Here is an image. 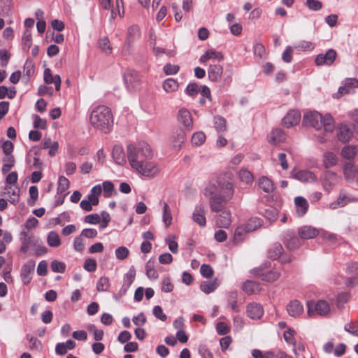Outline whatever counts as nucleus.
Returning <instances> with one entry per match:
<instances>
[{"mask_svg":"<svg viewBox=\"0 0 358 358\" xmlns=\"http://www.w3.org/2000/svg\"><path fill=\"white\" fill-rule=\"evenodd\" d=\"M127 153L130 166L139 174L152 178L159 172L157 164L151 161L152 152L148 144L144 142L137 145L129 144Z\"/></svg>","mask_w":358,"mask_h":358,"instance_id":"1","label":"nucleus"},{"mask_svg":"<svg viewBox=\"0 0 358 358\" xmlns=\"http://www.w3.org/2000/svg\"><path fill=\"white\" fill-rule=\"evenodd\" d=\"M233 194L232 183L222 178H218L216 182L208 184L203 189V195L209 200L211 211L215 213L226 209Z\"/></svg>","mask_w":358,"mask_h":358,"instance_id":"2","label":"nucleus"},{"mask_svg":"<svg viewBox=\"0 0 358 358\" xmlns=\"http://www.w3.org/2000/svg\"><path fill=\"white\" fill-rule=\"evenodd\" d=\"M90 122L94 129L104 134L109 133L113 127V116L110 108L103 105L94 107L90 115Z\"/></svg>","mask_w":358,"mask_h":358,"instance_id":"3","label":"nucleus"},{"mask_svg":"<svg viewBox=\"0 0 358 358\" xmlns=\"http://www.w3.org/2000/svg\"><path fill=\"white\" fill-rule=\"evenodd\" d=\"M281 272V265L271 267L270 263L268 266H267V264H265L263 266L251 271V273L258 276L262 280L267 282H273L276 281L280 277Z\"/></svg>","mask_w":358,"mask_h":358,"instance_id":"4","label":"nucleus"},{"mask_svg":"<svg viewBox=\"0 0 358 358\" xmlns=\"http://www.w3.org/2000/svg\"><path fill=\"white\" fill-rule=\"evenodd\" d=\"M308 315L310 317L315 315L327 316L330 312L329 304L324 300L310 301L307 303Z\"/></svg>","mask_w":358,"mask_h":358,"instance_id":"5","label":"nucleus"},{"mask_svg":"<svg viewBox=\"0 0 358 358\" xmlns=\"http://www.w3.org/2000/svg\"><path fill=\"white\" fill-rule=\"evenodd\" d=\"M127 88L129 91H136L140 88L141 76L134 69H128L123 76Z\"/></svg>","mask_w":358,"mask_h":358,"instance_id":"6","label":"nucleus"},{"mask_svg":"<svg viewBox=\"0 0 358 358\" xmlns=\"http://www.w3.org/2000/svg\"><path fill=\"white\" fill-rule=\"evenodd\" d=\"M341 180V176L336 173L327 171L324 173L322 178V185L324 189L330 192L333 188L337 185Z\"/></svg>","mask_w":358,"mask_h":358,"instance_id":"7","label":"nucleus"},{"mask_svg":"<svg viewBox=\"0 0 358 358\" xmlns=\"http://www.w3.org/2000/svg\"><path fill=\"white\" fill-rule=\"evenodd\" d=\"M21 242L20 251L26 253L31 247L37 246V240H35L33 234L29 231H22L20 234Z\"/></svg>","mask_w":358,"mask_h":358,"instance_id":"8","label":"nucleus"},{"mask_svg":"<svg viewBox=\"0 0 358 358\" xmlns=\"http://www.w3.org/2000/svg\"><path fill=\"white\" fill-rule=\"evenodd\" d=\"M35 269V261L33 259L28 260L26 263H24L21 268L20 271V277L22 281V283L24 285H28L31 279L32 274L34 273Z\"/></svg>","mask_w":358,"mask_h":358,"instance_id":"9","label":"nucleus"},{"mask_svg":"<svg viewBox=\"0 0 358 358\" xmlns=\"http://www.w3.org/2000/svg\"><path fill=\"white\" fill-rule=\"evenodd\" d=\"M357 201V198L348 194L345 190H341L337 201L331 203L330 204V208L331 209H336L337 208L344 207L348 203H355Z\"/></svg>","mask_w":358,"mask_h":358,"instance_id":"10","label":"nucleus"},{"mask_svg":"<svg viewBox=\"0 0 358 358\" xmlns=\"http://www.w3.org/2000/svg\"><path fill=\"white\" fill-rule=\"evenodd\" d=\"M322 115L318 112H308L303 115V123L316 129L322 128Z\"/></svg>","mask_w":358,"mask_h":358,"instance_id":"11","label":"nucleus"},{"mask_svg":"<svg viewBox=\"0 0 358 358\" xmlns=\"http://www.w3.org/2000/svg\"><path fill=\"white\" fill-rule=\"evenodd\" d=\"M337 56L336 52L333 49L328 50L324 54H319L315 60L317 66H330L335 61Z\"/></svg>","mask_w":358,"mask_h":358,"instance_id":"12","label":"nucleus"},{"mask_svg":"<svg viewBox=\"0 0 358 358\" xmlns=\"http://www.w3.org/2000/svg\"><path fill=\"white\" fill-rule=\"evenodd\" d=\"M178 122L184 126L187 131H190L193 127V118L190 112L186 108H181L178 114Z\"/></svg>","mask_w":358,"mask_h":358,"instance_id":"13","label":"nucleus"},{"mask_svg":"<svg viewBox=\"0 0 358 358\" xmlns=\"http://www.w3.org/2000/svg\"><path fill=\"white\" fill-rule=\"evenodd\" d=\"M206 209L203 204L196 205L192 213L193 221L201 227L206 224Z\"/></svg>","mask_w":358,"mask_h":358,"instance_id":"14","label":"nucleus"},{"mask_svg":"<svg viewBox=\"0 0 358 358\" xmlns=\"http://www.w3.org/2000/svg\"><path fill=\"white\" fill-rule=\"evenodd\" d=\"M357 85L358 81L356 79L348 78L344 81L343 85L339 87L338 93L334 97L339 98L344 94L351 93Z\"/></svg>","mask_w":358,"mask_h":358,"instance_id":"15","label":"nucleus"},{"mask_svg":"<svg viewBox=\"0 0 358 358\" xmlns=\"http://www.w3.org/2000/svg\"><path fill=\"white\" fill-rule=\"evenodd\" d=\"M287 311L289 316L292 317H299L303 314L304 308L303 306L299 301L294 299L287 305Z\"/></svg>","mask_w":358,"mask_h":358,"instance_id":"16","label":"nucleus"},{"mask_svg":"<svg viewBox=\"0 0 358 358\" xmlns=\"http://www.w3.org/2000/svg\"><path fill=\"white\" fill-rule=\"evenodd\" d=\"M301 120V113L299 110H292L289 111L282 119V124L289 128L296 125Z\"/></svg>","mask_w":358,"mask_h":358,"instance_id":"17","label":"nucleus"},{"mask_svg":"<svg viewBox=\"0 0 358 358\" xmlns=\"http://www.w3.org/2000/svg\"><path fill=\"white\" fill-rule=\"evenodd\" d=\"M220 213L215 217V224L220 228H228L231 224V214L226 209L219 211Z\"/></svg>","mask_w":358,"mask_h":358,"instance_id":"18","label":"nucleus"},{"mask_svg":"<svg viewBox=\"0 0 358 358\" xmlns=\"http://www.w3.org/2000/svg\"><path fill=\"white\" fill-rule=\"evenodd\" d=\"M264 315V308L262 305L251 303L248 305V317L252 320H259Z\"/></svg>","mask_w":358,"mask_h":358,"instance_id":"19","label":"nucleus"},{"mask_svg":"<svg viewBox=\"0 0 358 358\" xmlns=\"http://www.w3.org/2000/svg\"><path fill=\"white\" fill-rule=\"evenodd\" d=\"M286 140V134L281 129H275L268 135V141L273 145H279Z\"/></svg>","mask_w":358,"mask_h":358,"instance_id":"20","label":"nucleus"},{"mask_svg":"<svg viewBox=\"0 0 358 358\" xmlns=\"http://www.w3.org/2000/svg\"><path fill=\"white\" fill-rule=\"evenodd\" d=\"M343 174L345 180L352 182L357 180L358 171L352 163L348 162L344 165Z\"/></svg>","mask_w":358,"mask_h":358,"instance_id":"21","label":"nucleus"},{"mask_svg":"<svg viewBox=\"0 0 358 358\" xmlns=\"http://www.w3.org/2000/svg\"><path fill=\"white\" fill-rule=\"evenodd\" d=\"M112 157L115 163L119 165H124L127 162L123 147L120 145H114L112 151Z\"/></svg>","mask_w":358,"mask_h":358,"instance_id":"22","label":"nucleus"},{"mask_svg":"<svg viewBox=\"0 0 358 358\" xmlns=\"http://www.w3.org/2000/svg\"><path fill=\"white\" fill-rule=\"evenodd\" d=\"M296 213L299 217L303 216L308 211L309 205L307 200L302 196H296L294 199Z\"/></svg>","mask_w":358,"mask_h":358,"instance_id":"23","label":"nucleus"},{"mask_svg":"<svg viewBox=\"0 0 358 358\" xmlns=\"http://www.w3.org/2000/svg\"><path fill=\"white\" fill-rule=\"evenodd\" d=\"M257 185L266 193H272L275 189L273 182L266 176H262L258 179Z\"/></svg>","mask_w":358,"mask_h":358,"instance_id":"24","label":"nucleus"},{"mask_svg":"<svg viewBox=\"0 0 358 358\" xmlns=\"http://www.w3.org/2000/svg\"><path fill=\"white\" fill-rule=\"evenodd\" d=\"M223 68L220 64H210L208 69V76L211 81L219 80L222 75Z\"/></svg>","mask_w":358,"mask_h":358,"instance_id":"25","label":"nucleus"},{"mask_svg":"<svg viewBox=\"0 0 358 358\" xmlns=\"http://www.w3.org/2000/svg\"><path fill=\"white\" fill-rule=\"evenodd\" d=\"M319 234V231L310 226H303L299 229V235L303 239L313 238Z\"/></svg>","mask_w":358,"mask_h":358,"instance_id":"26","label":"nucleus"},{"mask_svg":"<svg viewBox=\"0 0 358 358\" xmlns=\"http://www.w3.org/2000/svg\"><path fill=\"white\" fill-rule=\"evenodd\" d=\"M44 81L47 84L54 83L55 90L59 91L61 86V78L59 75L52 76L50 69H45L44 71Z\"/></svg>","mask_w":358,"mask_h":358,"instance_id":"27","label":"nucleus"},{"mask_svg":"<svg viewBox=\"0 0 358 358\" xmlns=\"http://www.w3.org/2000/svg\"><path fill=\"white\" fill-rule=\"evenodd\" d=\"M337 136L339 141L347 142L352 136V131L346 124H340L337 129Z\"/></svg>","mask_w":358,"mask_h":358,"instance_id":"28","label":"nucleus"},{"mask_svg":"<svg viewBox=\"0 0 358 358\" xmlns=\"http://www.w3.org/2000/svg\"><path fill=\"white\" fill-rule=\"evenodd\" d=\"M246 238V225L243 224L236 227L234 234L233 242L235 245L242 243Z\"/></svg>","mask_w":358,"mask_h":358,"instance_id":"29","label":"nucleus"},{"mask_svg":"<svg viewBox=\"0 0 358 358\" xmlns=\"http://www.w3.org/2000/svg\"><path fill=\"white\" fill-rule=\"evenodd\" d=\"M210 59H215L218 61H221L223 59V55L220 52H217L213 49H210L206 51L203 55H201L199 59V62L201 63H205Z\"/></svg>","mask_w":358,"mask_h":358,"instance_id":"30","label":"nucleus"},{"mask_svg":"<svg viewBox=\"0 0 358 358\" xmlns=\"http://www.w3.org/2000/svg\"><path fill=\"white\" fill-rule=\"evenodd\" d=\"M220 282L218 279L215 278L211 281L203 282L200 285V289L206 294L213 292L219 286Z\"/></svg>","mask_w":358,"mask_h":358,"instance_id":"31","label":"nucleus"},{"mask_svg":"<svg viewBox=\"0 0 358 358\" xmlns=\"http://www.w3.org/2000/svg\"><path fill=\"white\" fill-rule=\"evenodd\" d=\"M141 36L140 29L137 25H132L128 28L127 42L130 44L138 39Z\"/></svg>","mask_w":358,"mask_h":358,"instance_id":"32","label":"nucleus"},{"mask_svg":"<svg viewBox=\"0 0 358 358\" xmlns=\"http://www.w3.org/2000/svg\"><path fill=\"white\" fill-rule=\"evenodd\" d=\"M322 127L326 133H331L334 129V120L330 114H326L322 116V120L321 121Z\"/></svg>","mask_w":358,"mask_h":358,"instance_id":"33","label":"nucleus"},{"mask_svg":"<svg viewBox=\"0 0 358 358\" xmlns=\"http://www.w3.org/2000/svg\"><path fill=\"white\" fill-rule=\"evenodd\" d=\"M336 155L332 152H327L324 154L323 164L325 168H329L337 164Z\"/></svg>","mask_w":358,"mask_h":358,"instance_id":"34","label":"nucleus"},{"mask_svg":"<svg viewBox=\"0 0 358 358\" xmlns=\"http://www.w3.org/2000/svg\"><path fill=\"white\" fill-rule=\"evenodd\" d=\"M135 277L136 270L134 266H131L128 272L124 275L122 285L129 289L131 284L133 283V282L134 281Z\"/></svg>","mask_w":358,"mask_h":358,"instance_id":"35","label":"nucleus"},{"mask_svg":"<svg viewBox=\"0 0 358 358\" xmlns=\"http://www.w3.org/2000/svg\"><path fill=\"white\" fill-rule=\"evenodd\" d=\"M179 87L177 80L173 78H168L163 83V89L167 93L174 92L178 90Z\"/></svg>","mask_w":358,"mask_h":358,"instance_id":"36","label":"nucleus"},{"mask_svg":"<svg viewBox=\"0 0 358 358\" xmlns=\"http://www.w3.org/2000/svg\"><path fill=\"white\" fill-rule=\"evenodd\" d=\"M283 251V248L280 243L273 244L268 251V256L269 258L276 259L280 257Z\"/></svg>","mask_w":358,"mask_h":358,"instance_id":"37","label":"nucleus"},{"mask_svg":"<svg viewBox=\"0 0 358 358\" xmlns=\"http://www.w3.org/2000/svg\"><path fill=\"white\" fill-rule=\"evenodd\" d=\"M101 193V187L100 185L93 187L90 191V194L87 196V199L92 202L93 206H96L99 203L98 196Z\"/></svg>","mask_w":358,"mask_h":358,"instance_id":"38","label":"nucleus"},{"mask_svg":"<svg viewBox=\"0 0 358 358\" xmlns=\"http://www.w3.org/2000/svg\"><path fill=\"white\" fill-rule=\"evenodd\" d=\"M357 150L356 146L345 145L341 150V156L347 159H353L357 155Z\"/></svg>","mask_w":358,"mask_h":358,"instance_id":"39","label":"nucleus"},{"mask_svg":"<svg viewBox=\"0 0 358 358\" xmlns=\"http://www.w3.org/2000/svg\"><path fill=\"white\" fill-rule=\"evenodd\" d=\"M186 138V134L183 129H178L173 136V144L174 147H180Z\"/></svg>","mask_w":358,"mask_h":358,"instance_id":"40","label":"nucleus"},{"mask_svg":"<svg viewBox=\"0 0 358 358\" xmlns=\"http://www.w3.org/2000/svg\"><path fill=\"white\" fill-rule=\"evenodd\" d=\"M47 242L49 246L54 248L58 247L61 244L60 238L55 231L49 232L47 236Z\"/></svg>","mask_w":358,"mask_h":358,"instance_id":"41","label":"nucleus"},{"mask_svg":"<svg viewBox=\"0 0 358 358\" xmlns=\"http://www.w3.org/2000/svg\"><path fill=\"white\" fill-rule=\"evenodd\" d=\"M163 206V215L162 220L166 226L169 227L171 224L172 215L168 204L166 202L162 203Z\"/></svg>","mask_w":358,"mask_h":358,"instance_id":"42","label":"nucleus"},{"mask_svg":"<svg viewBox=\"0 0 358 358\" xmlns=\"http://www.w3.org/2000/svg\"><path fill=\"white\" fill-rule=\"evenodd\" d=\"M296 178L304 182L314 181L315 180V176L313 173L305 170L297 172Z\"/></svg>","mask_w":358,"mask_h":358,"instance_id":"43","label":"nucleus"},{"mask_svg":"<svg viewBox=\"0 0 358 358\" xmlns=\"http://www.w3.org/2000/svg\"><path fill=\"white\" fill-rule=\"evenodd\" d=\"M69 180L64 176H59L58 179L57 194L64 193L69 187Z\"/></svg>","mask_w":358,"mask_h":358,"instance_id":"44","label":"nucleus"},{"mask_svg":"<svg viewBox=\"0 0 358 358\" xmlns=\"http://www.w3.org/2000/svg\"><path fill=\"white\" fill-rule=\"evenodd\" d=\"M206 141V135L202 131H197L194 133L191 139V142L194 146L201 145Z\"/></svg>","mask_w":358,"mask_h":358,"instance_id":"45","label":"nucleus"},{"mask_svg":"<svg viewBox=\"0 0 358 358\" xmlns=\"http://www.w3.org/2000/svg\"><path fill=\"white\" fill-rule=\"evenodd\" d=\"M296 334V333L294 329L289 328L287 330L285 331V332L283 334V337H284L285 341L289 345L295 346L296 341H295L294 336H295Z\"/></svg>","mask_w":358,"mask_h":358,"instance_id":"46","label":"nucleus"},{"mask_svg":"<svg viewBox=\"0 0 358 358\" xmlns=\"http://www.w3.org/2000/svg\"><path fill=\"white\" fill-rule=\"evenodd\" d=\"M51 270L55 273H63L66 270V264L63 262L53 260L50 264Z\"/></svg>","mask_w":358,"mask_h":358,"instance_id":"47","label":"nucleus"},{"mask_svg":"<svg viewBox=\"0 0 358 358\" xmlns=\"http://www.w3.org/2000/svg\"><path fill=\"white\" fill-rule=\"evenodd\" d=\"M110 285L109 278L108 277H101L96 283V289L98 292H106Z\"/></svg>","mask_w":358,"mask_h":358,"instance_id":"48","label":"nucleus"},{"mask_svg":"<svg viewBox=\"0 0 358 358\" xmlns=\"http://www.w3.org/2000/svg\"><path fill=\"white\" fill-rule=\"evenodd\" d=\"M23 71L24 75L27 76L28 78L31 77L34 74L35 66L31 60H26L23 66Z\"/></svg>","mask_w":358,"mask_h":358,"instance_id":"49","label":"nucleus"},{"mask_svg":"<svg viewBox=\"0 0 358 358\" xmlns=\"http://www.w3.org/2000/svg\"><path fill=\"white\" fill-rule=\"evenodd\" d=\"M238 297V293L236 291H231L229 292L227 296V301L229 305L231 306V309L234 311H238L237 305H236V300Z\"/></svg>","mask_w":358,"mask_h":358,"instance_id":"50","label":"nucleus"},{"mask_svg":"<svg viewBox=\"0 0 358 358\" xmlns=\"http://www.w3.org/2000/svg\"><path fill=\"white\" fill-rule=\"evenodd\" d=\"M262 225V220L257 217H252L248 221V232L257 229Z\"/></svg>","mask_w":358,"mask_h":358,"instance_id":"51","label":"nucleus"},{"mask_svg":"<svg viewBox=\"0 0 358 358\" xmlns=\"http://www.w3.org/2000/svg\"><path fill=\"white\" fill-rule=\"evenodd\" d=\"M214 126L218 132L224 131L226 129V120L221 116H216L214 118Z\"/></svg>","mask_w":358,"mask_h":358,"instance_id":"52","label":"nucleus"},{"mask_svg":"<svg viewBox=\"0 0 358 358\" xmlns=\"http://www.w3.org/2000/svg\"><path fill=\"white\" fill-rule=\"evenodd\" d=\"M26 338L30 343V350H39L41 348V343L37 338L31 334H27Z\"/></svg>","mask_w":358,"mask_h":358,"instance_id":"53","label":"nucleus"},{"mask_svg":"<svg viewBox=\"0 0 358 358\" xmlns=\"http://www.w3.org/2000/svg\"><path fill=\"white\" fill-rule=\"evenodd\" d=\"M173 289V285L171 283L169 276H165L162 281V291L166 293H169Z\"/></svg>","mask_w":358,"mask_h":358,"instance_id":"54","label":"nucleus"},{"mask_svg":"<svg viewBox=\"0 0 358 358\" xmlns=\"http://www.w3.org/2000/svg\"><path fill=\"white\" fill-rule=\"evenodd\" d=\"M22 44L24 46L27 47L29 50L32 44V38H31V30L26 29L23 33L22 38Z\"/></svg>","mask_w":358,"mask_h":358,"instance_id":"55","label":"nucleus"},{"mask_svg":"<svg viewBox=\"0 0 358 358\" xmlns=\"http://www.w3.org/2000/svg\"><path fill=\"white\" fill-rule=\"evenodd\" d=\"M115 253L117 259L120 260H124L129 256V251L127 248L124 246H120L115 250Z\"/></svg>","mask_w":358,"mask_h":358,"instance_id":"56","label":"nucleus"},{"mask_svg":"<svg viewBox=\"0 0 358 358\" xmlns=\"http://www.w3.org/2000/svg\"><path fill=\"white\" fill-rule=\"evenodd\" d=\"M150 262H151V260L150 259L145 266L146 275L148 276V278L149 279L156 280L158 278L159 274H158V272L157 271V270L155 269L154 268H152L150 265Z\"/></svg>","mask_w":358,"mask_h":358,"instance_id":"57","label":"nucleus"},{"mask_svg":"<svg viewBox=\"0 0 358 358\" xmlns=\"http://www.w3.org/2000/svg\"><path fill=\"white\" fill-rule=\"evenodd\" d=\"M200 273L203 277L209 278L213 275L214 271L211 266L203 264L201 266Z\"/></svg>","mask_w":358,"mask_h":358,"instance_id":"58","label":"nucleus"},{"mask_svg":"<svg viewBox=\"0 0 358 358\" xmlns=\"http://www.w3.org/2000/svg\"><path fill=\"white\" fill-rule=\"evenodd\" d=\"M199 92V85L195 83H189L185 89V93L191 96H196Z\"/></svg>","mask_w":358,"mask_h":358,"instance_id":"59","label":"nucleus"},{"mask_svg":"<svg viewBox=\"0 0 358 358\" xmlns=\"http://www.w3.org/2000/svg\"><path fill=\"white\" fill-rule=\"evenodd\" d=\"M96 262L94 259H87L84 263V268L88 272H94L96 269Z\"/></svg>","mask_w":358,"mask_h":358,"instance_id":"60","label":"nucleus"},{"mask_svg":"<svg viewBox=\"0 0 358 358\" xmlns=\"http://www.w3.org/2000/svg\"><path fill=\"white\" fill-rule=\"evenodd\" d=\"M180 70V66L178 65H173L171 64H166L164 66V71L166 75H175Z\"/></svg>","mask_w":358,"mask_h":358,"instance_id":"61","label":"nucleus"},{"mask_svg":"<svg viewBox=\"0 0 358 358\" xmlns=\"http://www.w3.org/2000/svg\"><path fill=\"white\" fill-rule=\"evenodd\" d=\"M344 329L352 335L358 337V323H347L344 327Z\"/></svg>","mask_w":358,"mask_h":358,"instance_id":"62","label":"nucleus"},{"mask_svg":"<svg viewBox=\"0 0 358 358\" xmlns=\"http://www.w3.org/2000/svg\"><path fill=\"white\" fill-rule=\"evenodd\" d=\"M252 355L253 358H273L274 354L272 352H266L263 353L259 350H253L252 351Z\"/></svg>","mask_w":358,"mask_h":358,"instance_id":"63","label":"nucleus"},{"mask_svg":"<svg viewBox=\"0 0 358 358\" xmlns=\"http://www.w3.org/2000/svg\"><path fill=\"white\" fill-rule=\"evenodd\" d=\"M199 353L201 355V358H213L212 352L205 345H199Z\"/></svg>","mask_w":358,"mask_h":358,"instance_id":"64","label":"nucleus"}]
</instances>
